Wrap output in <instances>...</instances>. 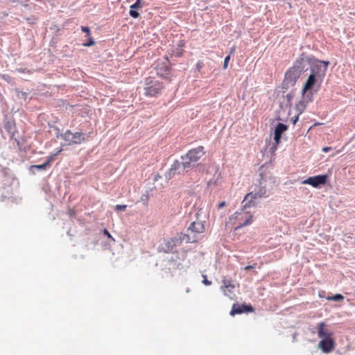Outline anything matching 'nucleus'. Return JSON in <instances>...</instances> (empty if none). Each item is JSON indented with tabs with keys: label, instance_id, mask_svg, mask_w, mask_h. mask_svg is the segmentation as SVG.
Segmentation results:
<instances>
[{
	"label": "nucleus",
	"instance_id": "nucleus-12",
	"mask_svg": "<svg viewBox=\"0 0 355 355\" xmlns=\"http://www.w3.org/2000/svg\"><path fill=\"white\" fill-rule=\"evenodd\" d=\"M188 167H185L183 164V161L182 162H180L178 160H175L172 164L169 171H168V175L170 177L174 176L176 173H180L181 171H184V169L187 168Z\"/></svg>",
	"mask_w": 355,
	"mask_h": 355
},
{
	"label": "nucleus",
	"instance_id": "nucleus-9",
	"mask_svg": "<svg viewBox=\"0 0 355 355\" xmlns=\"http://www.w3.org/2000/svg\"><path fill=\"white\" fill-rule=\"evenodd\" d=\"M328 179L327 175H319L313 177H309L303 181V184H309L316 188L320 185L325 184Z\"/></svg>",
	"mask_w": 355,
	"mask_h": 355
},
{
	"label": "nucleus",
	"instance_id": "nucleus-8",
	"mask_svg": "<svg viewBox=\"0 0 355 355\" xmlns=\"http://www.w3.org/2000/svg\"><path fill=\"white\" fill-rule=\"evenodd\" d=\"M205 231V221L200 220L197 218L196 220L193 221L190 224L187 228V232L193 234L194 237H196L198 234H202Z\"/></svg>",
	"mask_w": 355,
	"mask_h": 355
},
{
	"label": "nucleus",
	"instance_id": "nucleus-5",
	"mask_svg": "<svg viewBox=\"0 0 355 355\" xmlns=\"http://www.w3.org/2000/svg\"><path fill=\"white\" fill-rule=\"evenodd\" d=\"M163 88L164 85L162 83L148 78L146 80L144 94L146 96L154 97L160 94Z\"/></svg>",
	"mask_w": 355,
	"mask_h": 355
},
{
	"label": "nucleus",
	"instance_id": "nucleus-19",
	"mask_svg": "<svg viewBox=\"0 0 355 355\" xmlns=\"http://www.w3.org/2000/svg\"><path fill=\"white\" fill-rule=\"evenodd\" d=\"M344 299V297L341 294H336L331 297H327V300H331V301H340Z\"/></svg>",
	"mask_w": 355,
	"mask_h": 355
},
{
	"label": "nucleus",
	"instance_id": "nucleus-20",
	"mask_svg": "<svg viewBox=\"0 0 355 355\" xmlns=\"http://www.w3.org/2000/svg\"><path fill=\"white\" fill-rule=\"evenodd\" d=\"M48 166H48V163L44 162L42 164L32 165L31 166V170L34 169V168H37V169H39V170H45Z\"/></svg>",
	"mask_w": 355,
	"mask_h": 355
},
{
	"label": "nucleus",
	"instance_id": "nucleus-16",
	"mask_svg": "<svg viewBox=\"0 0 355 355\" xmlns=\"http://www.w3.org/2000/svg\"><path fill=\"white\" fill-rule=\"evenodd\" d=\"M222 282H223V285L221 286L220 289L222 290V291L223 292V293L225 295L228 296L230 299H233V297L230 296V295L227 293V290H226V288H231V291L234 290L235 286L233 284L232 279L230 278H229V279L225 278L223 279Z\"/></svg>",
	"mask_w": 355,
	"mask_h": 355
},
{
	"label": "nucleus",
	"instance_id": "nucleus-1",
	"mask_svg": "<svg viewBox=\"0 0 355 355\" xmlns=\"http://www.w3.org/2000/svg\"><path fill=\"white\" fill-rule=\"evenodd\" d=\"M329 62L328 61H321L315 60L311 67V73L304 83L302 89V100L300 101L296 107L300 112H303L306 104L312 101L313 94L308 92L313 89L316 84L319 85L325 76Z\"/></svg>",
	"mask_w": 355,
	"mask_h": 355
},
{
	"label": "nucleus",
	"instance_id": "nucleus-14",
	"mask_svg": "<svg viewBox=\"0 0 355 355\" xmlns=\"http://www.w3.org/2000/svg\"><path fill=\"white\" fill-rule=\"evenodd\" d=\"M288 130V126L284 123H279L275 129L274 132V140L276 145H278L280 142L282 135L284 132Z\"/></svg>",
	"mask_w": 355,
	"mask_h": 355
},
{
	"label": "nucleus",
	"instance_id": "nucleus-11",
	"mask_svg": "<svg viewBox=\"0 0 355 355\" xmlns=\"http://www.w3.org/2000/svg\"><path fill=\"white\" fill-rule=\"evenodd\" d=\"M318 346L324 353L327 354L335 348V341L332 337L322 338L319 342Z\"/></svg>",
	"mask_w": 355,
	"mask_h": 355
},
{
	"label": "nucleus",
	"instance_id": "nucleus-28",
	"mask_svg": "<svg viewBox=\"0 0 355 355\" xmlns=\"http://www.w3.org/2000/svg\"><path fill=\"white\" fill-rule=\"evenodd\" d=\"M257 263H254L253 265L247 266L244 268V270H248L252 268H255L257 267Z\"/></svg>",
	"mask_w": 355,
	"mask_h": 355
},
{
	"label": "nucleus",
	"instance_id": "nucleus-33",
	"mask_svg": "<svg viewBox=\"0 0 355 355\" xmlns=\"http://www.w3.org/2000/svg\"><path fill=\"white\" fill-rule=\"evenodd\" d=\"M225 205V202H221L220 203L218 204V209H220L222 207H223Z\"/></svg>",
	"mask_w": 355,
	"mask_h": 355
},
{
	"label": "nucleus",
	"instance_id": "nucleus-17",
	"mask_svg": "<svg viewBox=\"0 0 355 355\" xmlns=\"http://www.w3.org/2000/svg\"><path fill=\"white\" fill-rule=\"evenodd\" d=\"M143 7V3H141V0H137L135 3L130 6V10L129 12L130 15L137 19L139 17V13L136 10V9H139Z\"/></svg>",
	"mask_w": 355,
	"mask_h": 355
},
{
	"label": "nucleus",
	"instance_id": "nucleus-22",
	"mask_svg": "<svg viewBox=\"0 0 355 355\" xmlns=\"http://www.w3.org/2000/svg\"><path fill=\"white\" fill-rule=\"evenodd\" d=\"M127 207L126 205H116L114 209L116 211H124Z\"/></svg>",
	"mask_w": 355,
	"mask_h": 355
},
{
	"label": "nucleus",
	"instance_id": "nucleus-7",
	"mask_svg": "<svg viewBox=\"0 0 355 355\" xmlns=\"http://www.w3.org/2000/svg\"><path fill=\"white\" fill-rule=\"evenodd\" d=\"M61 137L69 145L80 144L85 141L84 134L81 132L72 133L70 130H67Z\"/></svg>",
	"mask_w": 355,
	"mask_h": 355
},
{
	"label": "nucleus",
	"instance_id": "nucleus-6",
	"mask_svg": "<svg viewBox=\"0 0 355 355\" xmlns=\"http://www.w3.org/2000/svg\"><path fill=\"white\" fill-rule=\"evenodd\" d=\"M313 60L315 61V60H314L313 56H310L305 53H302L295 60L293 67L303 73L305 71L308 64H311V66L313 65L314 63Z\"/></svg>",
	"mask_w": 355,
	"mask_h": 355
},
{
	"label": "nucleus",
	"instance_id": "nucleus-2",
	"mask_svg": "<svg viewBox=\"0 0 355 355\" xmlns=\"http://www.w3.org/2000/svg\"><path fill=\"white\" fill-rule=\"evenodd\" d=\"M266 191L263 193L252 192L248 193L245 195L243 201V206L241 211H236L232 216L230 218V220L235 219L237 221V226L235 230H239L241 227L248 225L252 223L253 216L246 209L256 205L255 200L258 198H261L265 196Z\"/></svg>",
	"mask_w": 355,
	"mask_h": 355
},
{
	"label": "nucleus",
	"instance_id": "nucleus-25",
	"mask_svg": "<svg viewBox=\"0 0 355 355\" xmlns=\"http://www.w3.org/2000/svg\"><path fill=\"white\" fill-rule=\"evenodd\" d=\"M81 30L83 32H85L87 33V36L89 37L90 36V30L88 27L87 26H81Z\"/></svg>",
	"mask_w": 355,
	"mask_h": 355
},
{
	"label": "nucleus",
	"instance_id": "nucleus-4",
	"mask_svg": "<svg viewBox=\"0 0 355 355\" xmlns=\"http://www.w3.org/2000/svg\"><path fill=\"white\" fill-rule=\"evenodd\" d=\"M205 155L203 146L191 149L187 153L181 157L185 167L190 168L198 162Z\"/></svg>",
	"mask_w": 355,
	"mask_h": 355
},
{
	"label": "nucleus",
	"instance_id": "nucleus-31",
	"mask_svg": "<svg viewBox=\"0 0 355 355\" xmlns=\"http://www.w3.org/2000/svg\"><path fill=\"white\" fill-rule=\"evenodd\" d=\"M226 290H227V293H229L230 295V296L233 297V295H234V290L231 291V288H226Z\"/></svg>",
	"mask_w": 355,
	"mask_h": 355
},
{
	"label": "nucleus",
	"instance_id": "nucleus-18",
	"mask_svg": "<svg viewBox=\"0 0 355 355\" xmlns=\"http://www.w3.org/2000/svg\"><path fill=\"white\" fill-rule=\"evenodd\" d=\"M170 67L168 66L162 67V65L157 67V74L162 77H166L169 74Z\"/></svg>",
	"mask_w": 355,
	"mask_h": 355
},
{
	"label": "nucleus",
	"instance_id": "nucleus-29",
	"mask_svg": "<svg viewBox=\"0 0 355 355\" xmlns=\"http://www.w3.org/2000/svg\"><path fill=\"white\" fill-rule=\"evenodd\" d=\"M203 277H204V279L202 281V283L207 286H209L211 284V282L210 281H209L207 278H206V276L205 275H203Z\"/></svg>",
	"mask_w": 355,
	"mask_h": 355
},
{
	"label": "nucleus",
	"instance_id": "nucleus-27",
	"mask_svg": "<svg viewBox=\"0 0 355 355\" xmlns=\"http://www.w3.org/2000/svg\"><path fill=\"white\" fill-rule=\"evenodd\" d=\"M207 184L209 187H212V186H216V185H217V180H214V181L209 180V181H208Z\"/></svg>",
	"mask_w": 355,
	"mask_h": 355
},
{
	"label": "nucleus",
	"instance_id": "nucleus-30",
	"mask_svg": "<svg viewBox=\"0 0 355 355\" xmlns=\"http://www.w3.org/2000/svg\"><path fill=\"white\" fill-rule=\"evenodd\" d=\"M103 234L107 236V237L110 238L112 241H114V238L111 236L110 232L106 229L103 230Z\"/></svg>",
	"mask_w": 355,
	"mask_h": 355
},
{
	"label": "nucleus",
	"instance_id": "nucleus-15",
	"mask_svg": "<svg viewBox=\"0 0 355 355\" xmlns=\"http://www.w3.org/2000/svg\"><path fill=\"white\" fill-rule=\"evenodd\" d=\"M253 309L251 306L246 305H239L236 304H234L232 306V311L230 312V315H234L235 314H241L245 311H252Z\"/></svg>",
	"mask_w": 355,
	"mask_h": 355
},
{
	"label": "nucleus",
	"instance_id": "nucleus-32",
	"mask_svg": "<svg viewBox=\"0 0 355 355\" xmlns=\"http://www.w3.org/2000/svg\"><path fill=\"white\" fill-rule=\"evenodd\" d=\"M331 149V147H324V148H322V151H323L324 153H327V152H329Z\"/></svg>",
	"mask_w": 355,
	"mask_h": 355
},
{
	"label": "nucleus",
	"instance_id": "nucleus-21",
	"mask_svg": "<svg viewBox=\"0 0 355 355\" xmlns=\"http://www.w3.org/2000/svg\"><path fill=\"white\" fill-rule=\"evenodd\" d=\"M56 153L55 154H53V155H51L50 156H49L47 158H46V163H48V166H49L50 164L55 160V157L56 156Z\"/></svg>",
	"mask_w": 355,
	"mask_h": 355
},
{
	"label": "nucleus",
	"instance_id": "nucleus-10",
	"mask_svg": "<svg viewBox=\"0 0 355 355\" xmlns=\"http://www.w3.org/2000/svg\"><path fill=\"white\" fill-rule=\"evenodd\" d=\"M302 74L301 72L292 67L289 68L285 73L284 83L295 85Z\"/></svg>",
	"mask_w": 355,
	"mask_h": 355
},
{
	"label": "nucleus",
	"instance_id": "nucleus-23",
	"mask_svg": "<svg viewBox=\"0 0 355 355\" xmlns=\"http://www.w3.org/2000/svg\"><path fill=\"white\" fill-rule=\"evenodd\" d=\"M230 60V55H227V56L225 58L224 64H223V69H227V66H228V63H229Z\"/></svg>",
	"mask_w": 355,
	"mask_h": 355
},
{
	"label": "nucleus",
	"instance_id": "nucleus-3",
	"mask_svg": "<svg viewBox=\"0 0 355 355\" xmlns=\"http://www.w3.org/2000/svg\"><path fill=\"white\" fill-rule=\"evenodd\" d=\"M184 241L187 242H195L196 240L193 239L191 241L189 234L181 232L175 237L164 239L163 242L159 245L158 251L164 253L171 252L175 247L181 245Z\"/></svg>",
	"mask_w": 355,
	"mask_h": 355
},
{
	"label": "nucleus",
	"instance_id": "nucleus-34",
	"mask_svg": "<svg viewBox=\"0 0 355 355\" xmlns=\"http://www.w3.org/2000/svg\"><path fill=\"white\" fill-rule=\"evenodd\" d=\"M297 118H296L295 119H294V121H293V123H296V121H297Z\"/></svg>",
	"mask_w": 355,
	"mask_h": 355
},
{
	"label": "nucleus",
	"instance_id": "nucleus-24",
	"mask_svg": "<svg viewBox=\"0 0 355 355\" xmlns=\"http://www.w3.org/2000/svg\"><path fill=\"white\" fill-rule=\"evenodd\" d=\"M203 66H204V63L202 62V61H198L196 63V69L198 71H200V70L202 69Z\"/></svg>",
	"mask_w": 355,
	"mask_h": 355
},
{
	"label": "nucleus",
	"instance_id": "nucleus-26",
	"mask_svg": "<svg viewBox=\"0 0 355 355\" xmlns=\"http://www.w3.org/2000/svg\"><path fill=\"white\" fill-rule=\"evenodd\" d=\"M95 44L94 41L93 40V39L92 37H89V40L88 42L87 43H84L83 44V46H93L94 44Z\"/></svg>",
	"mask_w": 355,
	"mask_h": 355
},
{
	"label": "nucleus",
	"instance_id": "nucleus-13",
	"mask_svg": "<svg viewBox=\"0 0 355 355\" xmlns=\"http://www.w3.org/2000/svg\"><path fill=\"white\" fill-rule=\"evenodd\" d=\"M324 322H320L317 326L318 336L320 338H331L333 334L326 327Z\"/></svg>",
	"mask_w": 355,
	"mask_h": 355
}]
</instances>
